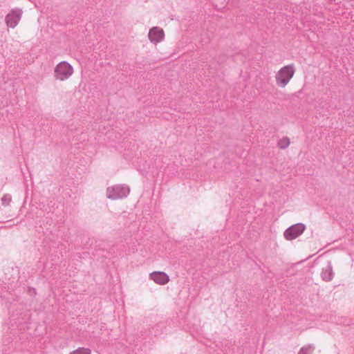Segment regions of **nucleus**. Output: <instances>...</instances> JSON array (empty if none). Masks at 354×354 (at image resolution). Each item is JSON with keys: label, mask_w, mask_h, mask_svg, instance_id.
Wrapping results in <instances>:
<instances>
[{"label": "nucleus", "mask_w": 354, "mask_h": 354, "mask_svg": "<svg viewBox=\"0 0 354 354\" xmlns=\"http://www.w3.org/2000/svg\"><path fill=\"white\" fill-rule=\"evenodd\" d=\"M165 34L164 30L158 26H154L149 29L148 39L153 44L162 42L165 39Z\"/></svg>", "instance_id": "f03ea898"}, {"label": "nucleus", "mask_w": 354, "mask_h": 354, "mask_svg": "<svg viewBox=\"0 0 354 354\" xmlns=\"http://www.w3.org/2000/svg\"><path fill=\"white\" fill-rule=\"evenodd\" d=\"M149 277L159 285H165L169 281V276L163 272H153L149 274Z\"/></svg>", "instance_id": "0eeeda50"}, {"label": "nucleus", "mask_w": 354, "mask_h": 354, "mask_svg": "<svg viewBox=\"0 0 354 354\" xmlns=\"http://www.w3.org/2000/svg\"><path fill=\"white\" fill-rule=\"evenodd\" d=\"M304 223H299L289 227V240L295 239L301 235L306 230Z\"/></svg>", "instance_id": "423d86ee"}, {"label": "nucleus", "mask_w": 354, "mask_h": 354, "mask_svg": "<svg viewBox=\"0 0 354 354\" xmlns=\"http://www.w3.org/2000/svg\"><path fill=\"white\" fill-rule=\"evenodd\" d=\"M321 277L324 281H330L334 277V272L330 262H328L327 265L324 267L321 272Z\"/></svg>", "instance_id": "6e6552de"}, {"label": "nucleus", "mask_w": 354, "mask_h": 354, "mask_svg": "<svg viewBox=\"0 0 354 354\" xmlns=\"http://www.w3.org/2000/svg\"><path fill=\"white\" fill-rule=\"evenodd\" d=\"M288 146V139L286 138H281L279 142H278V147L281 149H284Z\"/></svg>", "instance_id": "9d476101"}, {"label": "nucleus", "mask_w": 354, "mask_h": 354, "mask_svg": "<svg viewBox=\"0 0 354 354\" xmlns=\"http://www.w3.org/2000/svg\"><path fill=\"white\" fill-rule=\"evenodd\" d=\"M129 192L127 187L122 186H113L107 189L106 194L108 198L111 199H116L126 196Z\"/></svg>", "instance_id": "7ed1b4c3"}, {"label": "nucleus", "mask_w": 354, "mask_h": 354, "mask_svg": "<svg viewBox=\"0 0 354 354\" xmlns=\"http://www.w3.org/2000/svg\"><path fill=\"white\" fill-rule=\"evenodd\" d=\"M277 86L284 88L288 84V66H283L275 75Z\"/></svg>", "instance_id": "39448f33"}, {"label": "nucleus", "mask_w": 354, "mask_h": 354, "mask_svg": "<svg viewBox=\"0 0 354 354\" xmlns=\"http://www.w3.org/2000/svg\"><path fill=\"white\" fill-rule=\"evenodd\" d=\"M295 73V70L292 66L289 65V80L292 77L293 74Z\"/></svg>", "instance_id": "f8f14e48"}, {"label": "nucleus", "mask_w": 354, "mask_h": 354, "mask_svg": "<svg viewBox=\"0 0 354 354\" xmlns=\"http://www.w3.org/2000/svg\"><path fill=\"white\" fill-rule=\"evenodd\" d=\"M73 73V68L66 62L59 63L55 68L54 75L57 80L64 81Z\"/></svg>", "instance_id": "f257e3e1"}, {"label": "nucleus", "mask_w": 354, "mask_h": 354, "mask_svg": "<svg viewBox=\"0 0 354 354\" xmlns=\"http://www.w3.org/2000/svg\"><path fill=\"white\" fill-rule=\"evenodd\" d=\"M315 347L313 344H309L303 346L299 351L298 354H312Z\"/></svg>", "instance_id": "1a4fd4ad"}, {"label": "nucleus", "mask_w": 354, "mask_h": 354, "mask_svg": "<svg viewBox=\"0 0 354 354\" xmlns=\"http://www.w3.org/2000/svg\"><path fill=\"white\" fill-rule=\"evenodd\" d=\"M22 12L21 10H12L6 17V23L8 26L14 28L20 21Z\"/></svg>", "instance_id": "20e7f679"}, {"label": "nucleus", "mask_w": 354, "mask_h": 354, "mask_svg": "<svg viewBox=\"0 0 354 354\" xmlns=\"http://www.w3.org/2000/svg\"><path fill=\"white\" fill-rule=\"evenodd\" d=\"M71 354H91V352L88 349L80 348V349H78V350L73 352Z\"/></svg>", "instance_id": "9b49d317"}]
</instances>
